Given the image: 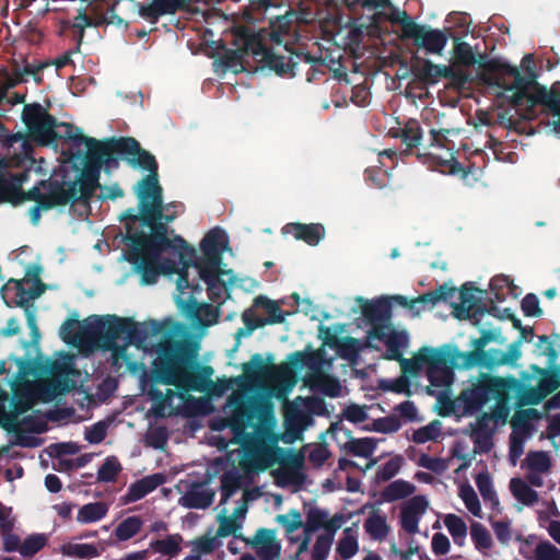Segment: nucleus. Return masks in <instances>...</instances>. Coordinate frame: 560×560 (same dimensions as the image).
Listing matches in <instances>:
<instances>
[{"mask_svg": "<svg viewBox=\"0 0 560 560\" xmlns=\"http://www.w3.org/2000/svg\"><path fill=\"white\" fill-rule=\"evenodd\" d=\"M52 199L47 201H39V203H35L28 211L30 220L33 225H37L39 223L42 217V210H50L55 207L66 206L70 202V196H65L60 190H55L51 192Z\"/></svg>", "mask_w": 560, "mask_h": 560, "instance_id": "e433bc0d", "label": "nucleus"}, {"mask_svg": "<svg viewBox=\"0 0 560 560\" xmlns=\"http://www.w3.org/2000/svg\"><path fill=\"white\" fill-rule=\"evenodd\" d=\"M221 511L217 516L219 527L208 529L202 536L189 542L201 556L210 555L221 546V538L228 537L243 527L245 520V457L238 465L232 463L221 479Z\"/></svg>", "mask_w": 560, "mask_h": 560, "instance_id": "39448f33", "label": "nucleus"}, {"mask_svg": "<svg viewBox=\"0 0 560 560\" xmlns=\"http://www.w3.org/2000/svg\"><path fill=\"white\" fill-rule=\"evenodd\" d=\"M360 305L362 316L369 324H388L392 317V303L388 298L368 301L362 296L355 299Z\"/></svg>", "mask_w": 560, "mask_h": 560, "instance_id": "a878e982", "label": "nucleus"}, {"mask_svg": "<svg viewBox=\"0 0 560 560\" xmlns=\"http://www.w3.org/2000/svg\"><path fill=\"white\" fill-rule=\"evenodd\" d=\"M164 482L165 477L163 474H153L147 476L130 485L127 493L122 498V501L124 503L136 502L145 497L148 493L152 492L154 489H156Z\"/></svg>", "mask_w": 560, "mask_h": 560, "instance_id": "7c9ffc66", "label": "nucleus"}, {"mask_svg": "<svg viewBox=\"0 0 560 560\" xmlns=\"http://www.w3.org/2000/svg\"><path fill=\"white\" fill-rule=\"evenodd\" d=\"M214 492L208 488L194 489L187 494L189 505L196 509H206L213 502Z\"/></svg>", "mask_w": 560, "mask_h": 560, "instance_id": "052dcab7", "label": "nucleus"}, {"mask_svg": "<svg viewBox=\"0 0 560 560\" xmlns=\"http://www.w3.org/2000/svg\"><path fill=\"white\" fill-rule=\"evenodd\" d=\"M517 387L518 382L514 377L503 378L489 373H479L477 376L476 412L488 401L495 400L490 415L493 416V421L502 420L504 422L510 412L512 394Z\"/></svg>", "mask_w": 560, "mask_h": 560, "instance_id": "6e6552de", "label": "nucleus"}, {"mask_svg": "<svg viewBox=\"0 0 560 560\" xmlns=\"http://www.w3.org/2000/svg\"><path fill=\"white\" fill-rule=\"evenodd\" d=\"M47 542L44 534H34L27 537L21 545L20 553L30 557L38 552Z\"/></svg>", "mask_w": 560, "mask_h": 560, "instance_id": "69168bd1", "label": "nucleus"}, {"mask_svg": "<svg viewBox=\"0 0 560 560\" xmlns=\"http://www.w3.org/2000/svg\"><path fill=\"white\" fill-rule=\"evenodd\" d=\"M450 73L451 66L435 65L429 59H423L421 67L417 69L418 78L427 84H435Z\"/></svg>", "mask_w": 560, "mask_h": 560, "instance_id": "c9c22d12", "label": "nucleus"}, {"mask_svg": "<svg viewBox=\"0 0 560 560\" xmlns=\"http://www.w3.org/2000/svg\"><path fill=\"white\" fill-rule=\"evenodd\" d=\"M42 267L39 265H30L25 277L27 282H33L31 288V298H39L47 289V285L40 280Z\"/></svg>", "mask_w": 560, "mask_h": 560, "instance_id": "bf43d9fd", "label": "nucleus"}, {"mask_svg": "<svg viewBox=\"0 0 560 560\" xmlns=\"http://www.w3.org/2000/svg\"><path fill=\"white\" fill-rule=\"evenodd\" d=\"M536 560H560V549L550 541H541L535 549Z\"/></svg>", "mask_w": 560, "mask_h": 560, "instance_id": "774afa93", "label": "nucleus"}, {"mask_svg": "<svg viewBox=\"0 0 560 560\" xmlns=\"http://www.w3.org/2000/svg\"><path fill=\"white\" fill-rule=\"evenodd\" d=\"M55 190H60L65 196H74V186L70 190H65V183L57 180H40L37 186L32 187L25 192L22 190V186L20 189L11 191L20 195V201H35L39 203V201L51 200L52 197L50 196Z\"/></svg>", "mask_w": 560, "mask_h": 560, "instance_id": "cd10ccee", "label": "nucleus"}, {"mask_svg": "<svg viewBox=\"0 0 560 560\" xmlns=\"http://www.w3.org/2000/svg\"><path fill=\"white\" fill-rule=\"evenodd\" d=\"M560 387V380L559 377L553 373H546L544 374L537 385V389L534 390L532 394L535 396L533 399H530L532 404L539 402L542 398L548 396L549 394L553 393Z\"/></svg>", "mask_w": 560, "mask_h": 560, "instance_id": "a18cd8bd", "label": "nucleus"}, {"mask_svg": "<svg viewBox=\"0 0 560 560\" xmlns=\"http://www.w3.org/2000/svg\"><path fill=\"white\" fill-rule=\"evenodd\" d=\"M521 340L513 341L506 352L492 350V355L483 368L492 369L503 364H514L521 358Z\"/></svg>", "mask_w": 560, "mask_h": 560, "instance_id": "4c0bfd02", "label": "nucleus"}, {"mask_svg": "<svg viewBox=\"0 0 560 560\" xmlns=\"http://www.w3.org/2000/svg\"><path fill=\"white\" fill-rule=\"evenodd\" d=\"M61 553L67 557L91 559L97 557L100 551L91 544L68 542L61 546Z\"/></svg>", "mask_w": 560, "mask_h": 560, "instance_id": "49530a36", "label": "nucleus"}, {"mask_svg": "<svg viewBox=\"0 0 560 560\" xmlns=\"http://www.w3.org/2000/svg\"><path fill=\"white\" fill-rule=\"evenodd\" d=\"M183 538L180 535H170L163 539H159L151 544V548L159 553L174 557L180 551V542Z\"/></svg>", "mask_w": 560, "mask_h": 560, "instance_id": "603ef678", "label": "nucleus"}, {"mask_svg": "<svg viewBox=\"0 0 560 560\" xmlns=\"http://www.w3.org/2000/svg\"><path fill=\"white\" fill-rule=\"evenodd\" d=\"M366 533L377 540L384 539L389 532V526L386 523L385 516L377 513H372L364 522Z\"/></svg>", "mask_w": 560, "mask_h": 560, "instance_id": "de8ad7c7", "label": "nucleus"}, {"mask_svg": "<svg viewBox=\"0 0 560 560\" xmlns=\"http://www.w3.org/2000/svg\"><path fill=\"white\" fill-rule=\"evenodd\" d=\"M409 36L407 39H412L413 45L418 49H423L427 54L441 56L447 45L451 30L432 28L428 25L412 24L407 30Z\"/></svg>", "mask_w": 560, "mask_h": 560, "instance_id": "f3484780", "label": "nucleus"}, {"mask_svg": "<svg viewBox=\"0 0 560 560\" xmlns=\"http://www.w3.org/2000/svg\"><path fill=\"white\" fill-rule=\"evenodd\" d=\"M319 332L324 335V342L327 346L337 349L340 358L350 362H354L359 358L361 351L359 339L350 336L339 338L331 332L330 328L323 325L319 326Z\"/></svg>", "mask_w": 560, "mask_h": 560, "instance_id": "bb28decb", "label": "nucleus"}, {"mask_svg": "<svg viewBox=\"0 0 560 560\" xmlns=\"http://www.w3.org/2000/svg\"><path fill=\"white\" fill-rule=\"evenodd\" d=\"M429 505L423 495H415L409 499L400 512V525L408 534L419 532V522Z\"/></svg>", "mask_w": 560, "mask_h": 560, "instance_id": "c85d7f7f", "label": "nucleus"}, {"mask_svg": "<svg viewBox=\"0 0 560 560\" xmlns=\"http://www.w3.org/2000/svg\"><path fill=\"white\" fill-rule=\"evenodd\" d=\"M212 374L213 369L210 365L198 364L185 343L175 342L165 346L155 362L153 380L147 389V395L152 400L154 416L165 417L167 409L172 408V401L176 395L171 388H166L165 392L161 390L156 383L174 385L183 392H207L211 397L223 396L232 390L234 385H236V389L240 388L237 376L213 382Z\"/></svg>", "mask_w": 560, "mask_h": 560, "instance_id": "f03ea898", "label": "nucleus"}, {"mask_svg": "<svg viewBox=\"0 0 560 560\" xmlns=\"http://www.w3.org/2000/svg\"><path fill=\"white\" fill-rule=\"evenodd\" d=\"M456 294L455 288L447 287L446 283L439 285L435 290L425 292L417 298L413 299V302H416V306L418 304H421L423 308L434 307L439 302L444 301L447 302L452 300Z\"/></svg>", "mask_w": 560, "mask_h": 560, "instance_id": "f704fd0d", "label": "nucleus"}, {"mask_svg": "<svg viewBox=\"0 0 560 560\" xmlns=\"http://www.w3.org/2000/svg\"><path fill=\"white\" fill-rule=\"evenodd\" d=\"M139 199V212L127 209L121 219L126 221V241L130 247L129 253H137L148 243L161 245L165 242L164 231L168 223L175 220V214H164L163 195L155 199V195L143 196L141 189H135Z\"/></svg>", "mask_w": 560, "mask_h": 560, "instance_id": "423d86ee", "label": "nucleus"}, {"mask_svg": "<svg viewBox=\"0 0 560 560\" xmlns=\"http://www.w3.org/2000/svg\"><path fill=\"white\" fill-rule=\"evenodd\" d=\"M10 283L14 284L15 290V305L24 308V313L26 310H35L33 304H30V301H34L35 299L31 298V289L26 290L24 288V280L10 279L2 288L1 291L5 290Z\"/></svg>", "mask_w": 560, "mask_h": 560, "instance_id": "864d4df0", "label": "nucleus"}, {"mask_svg": "<svg viewBox=\"0 0 560 560\" xmlns=\"http://www.w3.org/2000/svg\"><path fill=\"white\" fill-rule=\"evenodd\" d=\"M435 349L429 347H422L415 355L413 359H405L404 357L398 361L400 363L402 375L417 376L427 362L421 359L428 358L430 353L434 352Z\"/></svg>", "mask_w": 560, "mask_h": 560, "instance_id": "79ce46f5", "label": "nucleus"}, {"mask_svg": "<svg viewBox=\"0 0 560 560\" xmlns=\"http://www.w3.org/2000/svg\"><path fill=\"white\" fill-rule=\"evenodd\" d=\"M212 44L215 45L211 55L215 73L235 75L245 71V24L231 27Z\"/></svg>", "mask_w": 560, "mask_h": 560, "instance_id": "9d476101", "label": "nucleus"}, {"mask_svg": "<svg viewBox=\"0 0 560 560\" xmlns=\"http://www.w3.org/2000/svg\"><path fill=\"white\" fill-rule=\"evenodd\" d=\"M407 341V336L404 332L393 331L386 338V352L384 358L386 360L399 361L402 358L401 348L406 347Z\"/></svg>", "mask_w": 560, "mask_h": 560, "instance_id": "09e8293b", "label": "nucleus"}, {"mask_svg": "<svg viewBox=\"0 0 560 560\" xmlns=\"http://www.w3.org/2000/svg\"><path fill=\"white\" fill-rule=\"evenodd\" d=\"M107 513L106 504L102 502L83 505L78 513L77 520L80 523H93L102 520Z\"/></svg>", "mask_w": 560, "mask_h": 560, "instance_id": "3c124183", "label": "nucleus"}, {"mask_svg": "<svg viewBox=\"0 0 560 560\" xmlns=\"http://www.w3.org/2000/svg\"><path fill=\"white\" fill-rule=\"evenodd\" d=\"M515 288L513 280L509 276H494L490 281V289L497 302H503L505 300L506 294L504 289L512 292Z\"/></svg>", "mask_w": 560, "mask_h": 560, "instance_id": "13d9d810", "label": "nucleus"}, {"mask_svg": "<svg viewBox=\"0 0 560 560\" xmlns=\"http://www.w3.org/2000/svg\"><path fill=\"white\" fill-rule=\"evenodd\" d=\"M444 524L453 537L455 544L463 545L467 535V526L463 518L456 514H447L444 518Z\"/></svg>", "mask_w": 560, "mask_h": 560, "instance_id": "5fc2aeb1", "label": "nucleus"}, {"mask_svg": "<svg viewBox=\"0 0 560 560\" xmlns=\"http://www.w3.org/2000/svg\"><path fill=\"white\" fill-rule=\"evenodd\" d=\"M306 457H247V476L255 470L272 469L275 483L280 488H303L306 481Z\"/></svg>", "mask_w": 560, "mask_h": 560, "instance_id": "9b49d317", "label": "nucleus"}, {"mask_svg": "<svg viewBox=\"0 0 560 560\" xmlns=\"http://www.w3.org/2000/svg\"><path fill=\"white\" fill-rule=\"evenodd\" d=\"M399 137L407 148L412 149L419 147L422 140V130L418 120L409 119L404 128L400 129Z\"/></svg>", "mask_w": 560, "mask_h": 560, "instance_id": "8fccbe9b", "label": "nucleus"}, {"mask_svg": "<svg viewBox=\"0 0 560 560\" xmlns=\"http://www.w3.org/2000/svg\"><path fill=\"white\" fill-rule=\"evenodd\" d=\"M177 303L192 325L208 327L218 322V310L212 304L200 303L192 295L186 300L179 296Z\"/></svg>", "mask_w": 560, "mask_h": 560, "instance_id": "6ab92c4d", "label": "nucleus"}, {"mask_svg": "<svg viewBox=\"0 0 560 560\" xmlns=\"http://www.w3.org/2000/svg\"><path fill=\"white\" fill-rule=\"evenodd\" d=\"M453 458L454 457H418L417 465L441 475L448 468L450 462Z\"/></svg>", "mask_w": 560, "mask_h": 560, "instance_id": "0e129e2a", "label": "nucleus"}, {"mask_svg": "<svg viewBox=\"0 0 560 560\" xmlns=\"http://www.w3.org/2000/svg\"><path fill=\"white\" fill-rule=\"evenodd\" d=\"M526 75L517 67L499 59H490L480 65L487 74L486 82L505 91L512 92L510 103L514 107L526 105L529 110L541 105L557 119L553 122L555 131L560 133V82H555L550 89L537 82V73L533 55L523 58Z\"/></svg>", "mask_w": 560, "mask_h": 560, "instance_id": "20e7f679", "label": "nucleus"}, {"mask_svg": "<svg viewBox=\"0 0 560 560\" xmlns=\"http://www.w3.org/2000/svg\"><path fill=\"white\" fill-rule=\"evenodd\" d=\"M427 362V374L430 384L434 387L450 386L453 381V374L447 364L452 362L451 358L445 352L436 350L429 354L428 358H422Z\"/></svg>", "mask_w": 560, "mask_h": 560, "instance_id": "4be33fe9", "label": "nucleus"}, {"mask_svg": "<svg viewBox=\"0 0 560 560\" xmlns=\"http://www.w3.org/2000/svg\"><path fill=\"white\" fill-rule=\"evenodd\" d=\"M551 457H525L520 463L523 470L536 471V472H548L551 468Z\"/></svg>", "mask_w": 560, "mask_h": 560, "instance_id": "338daca9", "label": "nucleus"}, {"mask_svg": "<svg viewBox=\"0 0 560 560\" xmlns=\"http://www.w3.org/2000/svg\"><path fill=\"white\" fill-rule=\"evenodd\" d=\"M61 128L65 129L63 139L71 141L73 145L85 144L86 153L84 155V167H94L101 171L104 165H117L118 162L114 158L116 154V144L118 138H110L105 141H100L95 138L84 136L82 129L69 122H61Z\"/></svg>", "mask_w": 560, "mask_h": 560, "instance_id": "f8f14e48", "label": "nucleus"}, {"mask_svg": "<svg viewBox=\"0 0 560 560\" xmlns=\"http://www.w3.org/2000/svg\"><path fill=\"white\" fill-rule=\"evenodd\" d=\"M481 292L472 283H465L459 289V303L454 304V310L458 318H470L472 315H483L485 304L475 293Z\"/></svg>", "mask_w": 560, "mask_h": 560, "instance_id": "393cba45", "label": "nucleus"}, {"mask_svg": "<svg viewBox=\"0 0 560 560\" xmlns=\"http://www.w3.org/2000/svg\"><path fill=\"white\" fill-rule=\"evenodd\" d=\"M327 517L328 513L326 511L318 508H311L306 513V523L304 525L305 533L311 534L322 528Z\"/></svg>", "mask_w": 560, "mask_h": 560, "instance_id": "e2e57ef3", "label": "nucleus"}, {"mask_svg": "<svg viewBox=\"0 0 560 560\" xmlns=\"http://www.w3.org/2000/svg\"><path fill=\"white\" fill-rule=\"evenodd\" d=\"M346 447L350 455H372L376 448V443L371 438L352 439L347 442Z\"/></svg>", "mask_w": 560, "mask_h": 560, "instance_id": "680f3d73", "label": "nucleus"}, {"mask_svg": "<svg viewBox=\"0 0 560 560\" xmlns=\"http://www.w3.org/2000/svg\"><path fill=\"white\" fill-rule=\"evenodd\" d=\"M164 231L165 242L161 245L148 243L137 253H129L127 259L133 265L135 271L141 276L142 284H154L161 275L178 273L177 289L184 294L185 289L198 290L199 284L190 283L187 268L192 266L198 270L199 278L208 287L209 295L220 296L228 290V283L233 277L231 270H224L222 254L231 250L229 237L224 230L217 226L211 229L200 243L201 256L180 235Z\"/></svg>", "mask_w": 560, "mask_h": 560, "instance_id": "f257e3e1", "label": "nucleus"}, {"mask_svg": "<svg viewBox=\"0 0 560 560\" xmlns=\"http://www.w3.org/2000/svg\"><path fill=\"white\" fill-rule=\"evenodd\" d=\"M370 460L366 463L365 468L361 469L357 463L348 459V457H339L338 468L335 470L334 476L328 478L323 483V487L328 491H336L343 488V471L348 469L365 470L371 468L377 463L378 457H368Z\"/></svg>", "mask_w": 560, "mask_h": 560, "instance_id": "473e14b6", "label": "nucleus"}, {"mask_svg": "<svg viewBox=\"0 0 560 560\" xmlns=\"http://www.w3.org/2000/svg\"><path fill=\"white\" fill-rule=\"evenodd\" d=\"M101 322L105 323V315H92L82 323L77 319L69 318L62 323L60 327V336L63 341L72 345L85 340L95 341L97 335L89 334L88 327L95 326Z\"/></svg>", "mask_w": 560, "mask_h": 560, "instance_id": "412c9836", "label": "nucleus"}, {"mask_svg": "<svg viewBox=\"0 0 560 560\" xmlns=\"http://www.w3.org/2000/svg\"><path fill=\"white\" fill-rule=\"evenodd\" d=\"M510 490L513 497L525 505L529 506L538 501V493L521 478L511 479Z\"/></svg>", "mask_w": 560, "mask_h": 560, "instance_id": "37998d69", "label": "nucleus"}, {"mask_svg": "<svg viewBox=\"0 0 560 560\" xmlns=\"http://www.w3.org/2000/svg\"><path fill=\"white\" fill-rule=\"evenodd\" d=\"M105 323L108 329L115 335H126L127 343H143L149 337L148 328L139 325L130 317H119L117 315H105Z\"/></svg>", "mask_w": 560, "mask_h": 560, "instance_id": "b1692460", "label": "nucleus"}, {"mask_svg": "<svg viewBox=\"0 0 560 560\" xmlns=\"http://www.w3.org/2000/svg\"><path fill=\"white\" fill-rule=\"evenodd\" d=\"M290 312H283L277 301L265 295H258L253 300V305L247 308V336L266 325L282 324Z\"/></svg>", "mask_w": 560, "mask_h": 560, "instance_id": "dca6fc26", "label": "nucleus"}, {"mask_svg": "<svg viewBox=\"0 0 560 560\" xmlns=\"http://www.w3.org/2000/svg\"><path fill=\"white\" fill-rule=\"evenodd\" d=\"M359 550L357 530L352 527H347L343 529V536L339 539L336 552L338 555L337 560H349Z\"/></svg>", "mask_w": 560, "mask_h": 560, "instance_id": "58836bf2", "label": "nucleus"}, {"mask_svg": "<svg viewBox=\"0 0 560 560\" xmlns=\"http://www.w3.org/2000/svg\"><path fill=\"white\" fill-rule=\"evenodd\" d=\"M100 174L101 171H96L94 167H83L79 179L69 183L67 188L65 187V190H70L74 186V196L70 200L72 205L77 202L89 205L95 190L101 187Z\"/></svg>", "mask_w": 560, "mask_h": 560, "instance_id": "5701e85b", "label": "nucleus"}, {"mask_svg": "<svg viewBox=\"0 0 560 560\" xmlns=\"http://www.w3.org/2000/svg\"><path fill=\"white\" fill-rule=\"evenodd\" d=\"M271 361V357H269V361H266L259 353L252 355L250 360L247 361V393L250 389V378H264L275 369Z\"/></svg>", "mask_w": 560, "mask_h": 560, "instance_id": "ea45409f", "label": "nucleus"}, {"mask_svg": "<svg viewBox=\"0 0 560 560\" xmlns=\"http://www.w3.org/2000/svg\"><path fill=\"white\" fill-rule=\"evenodd\" d=\"M492 423L493 416L483 412L479 416L472 425V436L475 438V442L480 445L482 451L488 452L491 445L492 439Z\"/></svg>", "mask_w": 560, "mask_h": 560, "instance_id": "72a5a7b5", "label": "nucleus"}, {"mask_svg": "<svg viewBox=\"0 0 560 560\" xmlns=\"http://www.w3.org/2000/svg\"><path fill=\"white\" fill-rule=\"evenodd\" d=\"M448 132V129H430L428 151L424 154L432 158L435 164L442 167L443 173L466 176L468 172L464 170L463 165L454 156V145L447 138Z\"/></svg>", "mask_w": 560, "mask_h": 560, "instance_id": "2eb2a0df", "label": "nucleus"}, {"mask_svg": "<svg viewBox=\"0 0 560 560\" xmlns=\"http://www.w3.org/2000/svg\"><path fill=\"white\" fill-rule=\"evenodd\" d=\"M250 545L256 549L261 560H275L279 557L281 546L275 537L271 529L260 528L257 530L253 539H247V546Z\"/></svg>", "mask_w": 560, "mask_h": 560, "instance_id": "c756f323", "label": "nucleus"}, {"mask_svg": "<svg viewBox=\"0 0 560 560\" xmlns=\"http://www.w3.org/2000/svg\"><path fill=\"white\" fill-rule=\"evenodd\" d=\"M416 491V487L402 479L390 482L382 492V497L386 502H394L411 495Z\"/></svg>", "mask_w": 560, "mask_h": 560, "instance_id": "a19ab883", "label": "nucleus"}, {"mask_svg": "<svg viewBox=\"0 0 560 560\" xmlns=\"http://www.w3.org/2000/svg\"><path fill=\"white\" fill-rule=\"evenodd\" d=\"M243 372L237 376L240 388L233 390L229 396L223 411L225 417H215L210 421L212 431L232 429L234 440L238 447L234 452H226L224 455H245V363L242 364Z\"/></svg>", "mask_w": 560, "mask_h": 560, "instance_id": "1a4fd4ad", "label": "nucleus"}, {"mask_svg": "<svg viewBox=\"0 0 560 560\" xmlns=\"http://www.w3.org/2000/svg\"><path fill=\"white\" fill-rule=\"evenodd\" d=\"M142 521L138 516H130L118 524L115 529V536L119 540H127L139 533Z\"/></svg>", "mask_w": 560, "mask_h": 560, "instance_id": "6e6d98bb", "label": "nucleus"}, {"mask_svg": "<svg viewBox=\"0 0 560 560\" xmlns=\"http://www.w3.org/2000/svg\"><path fill=\"white\" fill-rule=\"evenodd\" d=\"M492 341L504 342V338H501L500 330L497 329H483L479 338L470 340V351H459L455 349L451 354L452 364L459 369H472L475 366H485L488 362V358L492 355V350H486V346Z\"/></svg>", "mask_w": 560, "mask_h": 560, "instance_id": "4468645a", "label": "nucleus"}, {"mask_svg": "<svg viewBox=\"0 0 560 560\" xmlns=\"http://www.w3.org/2000/svg\"><path fill=\"white\" fill-rule=\"evenodd\" d=\"M88 332L97 335L95 342H97L98 347L105 351L112 352V366L115 371H119L124 365L131 369L133 363L130 361L127 353L128 343L118 345L117 339H119L120 336L112 332L106 323L101 322L95 326L88 327Z\"/></svg>", "mask_w": 560, "mask_h": 560, "instance_id": "a211bd4d", "label": "nucleus"}, {"mask_svg": "<svg viewBox=\"0 0 560 560\" xmlns=\"http://www.w3.org/2000/svg\"><path fill=\"white\" fill-rule=\"evenodd\" d=\"M115 144L117 155L132 167L148 172V175L138 182L136 188L141 189L143 196L151 194L155 195V199H160L163 189L159 183V165L155 156L141 148L139 141L132 137H120Z\"/></svg>", "mask_w": 560, "mask_h": 560, "instance_id": "0eeeda50", "label": "nucleus"}, {"mask_svg": "<svg viewBox=\"0 0 560 560\" xmlns=\"http://www.w3.org/2000/svg\"><path fill=\"white\" fill-rule=\"evenodd\" d=\"M273 0H248L247 3V56L252 55L254 65L247 61V74H254L259 71L268 70L280 77H294L295 69L300 62L311 65L315 73L314 66H325L322 57H314L308 52H298L294 57L287 58L273 52L271 44L280 45L282 36L288 34L291 28V21L285 15L269 19L268 27L254 30L250 24L259 21L260 14L273 3Z\"/></svg>", "mask_w": 560, "mask_h": 560, "instance_id": "7ed1b4c3", "label": "nucleus"}, {"mask_svg": "<svg viewBox=\"0 0 560 560\" xmlns=\"http://www.w3.org/2000/svg\"><path fill=\"white\" fill-rule=\"evenodd\" d=\"M247 455H305L302 451L293 448L275 447L267 450L264 444L258 443L257 439L247 432Z\"/></svg>", "mask_w": 560, "mask_h": 560, "instance_id": "c03bdc74", "label": "nucleus"}, {"mask_svg": "<svg viewBox=\"0 0 560 560\" xmlns=\"http://www.w3.org/2000/svg\"><path fill=\"white\" fill-rule=\"evenodd\" d=\"M283 230L292 233L296 240H302L312 246L317 245L325 235V229L319 223H289Z\"/></svg>", "mask_w": 560, "mask_h": 560, "instance_id": "2f4dec72", "label": "nucleus"}, {"mask_svg": "<svg viewBox=\"0 0 560 560\" xmlns=\"http://www.w3.org/2000/svg\"><path fill=\"white\" fill-rule=\"evenodd\" d=\"M470 536L475 544L476 549L486 550L492 546V538L489 530L478 522H474L470 525Z\"/></svg>", "mask_w": 560, "mask_h": 560, "instance_id": "4d7b16f0", "label": "nucleus"}, {"mask_svg": "<svg viewBox=\"0 0 560 560\" xmlns=\"http://www.w3.org/2000/svg\"><path fill=\"white\" fill-rule=\"evenodd\" d=\"M22 121L26 127L28 136L36 143L48 145L58 139H63V133L56 131L57 127H61L57 118L49 114L48 109L39 103L25 104L22 112Z\"/></svg>", "mask_w": 560, "mask_h": 560, "instance_id": "ddd939ff", "label": "nucleus"}, {"mask_svg": "<svg viewBox=\"0 0 560 560\" xmlns=\"http://www.w3.org/2000/svg\"><path fill=\"white\" fill-rule=\"evenodd\" d=\"M476 399H477V378L471 383L470 387L462 390L455 399L440 398L442 407L440 415L448 417L455 415L457 417L476 413Z\"/></svg>", "mask_w": 560, "mask_h": 560, "instance_id": "aec40b11", "label": "nucleus"}]
</instances>
